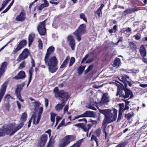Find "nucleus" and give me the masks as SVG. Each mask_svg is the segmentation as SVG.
I'll use <instances>...</instances> for the list:
<instances>
[{"label":"nucleus","mask_w":147,"mask_h":147,"mask_svg":"<svg viewBox=\"0 0 147 147\" xmlns=\"http://www.w3.org/2000/svg\"><path fill=\"white\" fill-rule=\"evenodd\" d=\"M100 112L105 116L104 119L102 123V128L104 130L105 133L106 138L107 134L105 131V129L107 125L115 121L117 118V111L115 109H100Z\"/></svg>","instance_id":"1"},{"label":"nucleus","mask_w":147,"mask_h":147,"mask_svg":"<svg viewBox=\"0 0 147 147\" xmlns=\"http://www.w3.org/2000/svg\"><path fill=\"white\" fill-rule=\"evenodd\" d=\"M23 123H21L18 126L15 124H12L7 126H4L0 129V137L5 134L12 135L14 134L18 130L22 127Z\"/></svg>","instance_id":"2"},{"label":"nucleus","mask_w":147,"mask_h":147,"mask_svg":"<svg viewBox=\"0 0 147 147\" xmlns=\"http://www.w3.org/2000/svg\"><path fill=\"white\" fill-rule=\"evenodd\" d=\"M127 87H124L123 85H118L117 86V92L116 94L117 96L119 97L122 96L124 98H127L129 97V98L133 97V94L131 91L127 89Z\"/></svg>","instance_id":"3"},{"label":"nucleus","mask_w":147,"mask_h":147,"mask_svg":"<svg viewBox=\"0 0 147 147\" xmlns=\"http://www.w3.org/2000/svg\"><path fill=\"white\" fill-rule=\"evenodd\" d=\"M45 64L48 66L49 71L52 73L55 72L58 69L57 65L58 61L56 57L53 56L50 57H47L46 61H44Z\"/></svg>","instance_id":"4"},{"label":"nucleus","mask_w":147,"mask_h":147,"mask_svg":"<svg viewBox=\"0 0 147 147\" xmlns=\"http://www.w3.org/2000/svg\"><path fill=\"white\" fill-rule=\"evenodd\" d=\"M76 137L74 135H67L65 136L60 141L58 147H65L71 142L76 139Z\"/></svg>","instance_id":"5"},{"label":"nucleus","mask_w":147,"mask_h":147,"mask_svg":"<svg viewBox=\"0 0 147 147\" xmlns=\"http://www.w3.org/2000/svg\"><path fill=\"white\" fill-rule=\"evenodd\" d=\"M54 93L56 97H59L62 98V102H65L69 98L68 93L63 90L59 91L57 87H56L54 89Z\"/></svg>","instance_id":"6"},{"label":"nucleus","mask_w":147,"mask_h":147,"mask_svg":"<svg viewBox=\"0 0 147 147\" xmlns=\"http://www.w3.org/2000/svg\"><path fill=\"white\" fill-rule=\"evenodd\" d=\"M43 110V108L42 107H40L39 109L38 112V115L36 116L35 115H33L30 119L28 122V127H29L30 126V124L31 123V120H33V123L34 124H38L40 121V118L41 117V115L42 113Z\"/></svg>","instance_id":"7"},{"label":"nucleus","mask_w":147,"mask_h":147,"mask_svg":"<svg viewBox=\"0 0 147 147\" xmlns=\"http://www.w3.org/2000/svg\"><path fill=\"white\" fill-rule=\"evenodd\" d=\"M86 30V25L84 24H82L74 32V34L76 37L78 41L79 42L80 40L81 36L85 32Z\"/></svg>","instance_id":"8"},{"label":"nucleus","mask_w":147,"mask_h":147,"mask_svg":"<svg viewBox=\"0 0 147 147\" xmlns=\"http://www.w3.org/2000/svg\"><path fill=\"white\" fill-rule=\"evenodd\" d=\"M45 20L40 23L37 28V30L39 34L42 35H44L46 34V29L45 28Z\"/></svg>","instance_id":"9"},{"label":"nucleus","mask_w":147,"mask_h":147,"mask_svg":"<svg viewBox=\"0 0 147 147\" xmlns=\"http://www.w3.org/2000/svg\"><path fill=\"white\" fill-rule=\"evenodd\" d=\"M96 115V114L94 112L91 111H86L83 114L76 116L75 118H74L73 120H74L80 117H95Z\"/></svg>","instance_id":"10"},{"label":"nucleus","mask_w":147,"mask_h":147,"mask_svg":"<svg viewBox=\"0 0 147 147\" xmlns=\"http://www.w3.org/2000/svg\"><path fill=\"white\" fill-rule=\"evenodd\" d=\"M86 124L78 123L75 125V126L79 128H81L84 131H88L90 129L92 126V124H88L86 125Z\"/></svg>","instance_id":"11"},{"label":"nucleus","mask_w":147,"mask_h":147,"mask_svg":"<svg viewBox=\"0 0 147 147\" xmlns=\"http://www.w3.org/2000/svg\"><path fill=\"white\" fill-rule=\"evenodd\" d=\"M110 100V97L108 93H105L103 94L101 100L100 104L101 105H107Z\"/></svg>","instance_id":"12"},{"label":"nucleus","mask_w":147,"mask_h":147,"mask_svg":"<svg viewBox=\"0 0 147 147\" xmlns=\"http://www.w3.org/2000/svg\"><path fill=\"white\" fill-rule=\"evenodd\" d=\"M30 54L28 50L27 49H25L19 56L17 59V60L19 61L25 59Z\"/></svg>","instance_id":"13"},{"label":"nucleus","mask_w":147,"mask_h":147,"mask_svg":"<svg viewBox=\"0 0 147 147\" xmlns=\"http://www.w3.org/2000/svg\"><path fill=\"white\" fill-rule=\"evenodd\" d=\"M67 40L69 42V44L70 46L71 49L73 50H74L75 46V41L72 36H70L67 37Z\"/></svg>","instance_id":"14"},{"label":"nucleus","mask_w":147,"mask_h":147,"mask_svg":"<svg viewBox=\"0 0 147 147\" xmlns=\"http://www.w3.org/2000/svg\"><path fill=\"white\" fill-rule=\"evenodd\" d=\"M54 48L53 47H50L47 49V53L44 58V61H46L47 57H49L52 52L54 51Z\"/></svg>","instance_id":"15"},{"label":"nucleus","mask_w":147,"mask_h":147,"mask_svg":"<svg viewBox=\"0 0 147 147\" xmlns=\"http://www.w3.org/2000/svg\"><path fill=\"white\" fill-rule=\"evenodd\" d=\"M129 78V77L128 76L125 75H123L122 76L119 78L120 81L123 82L126 88L127 87V84L126 82L127 81V79H128Z\"/></svg>","instance_id":"16"},{"label":"nucleus","mask_w":147,"mask_h":147,"mask_svg":"<svg viewBox=\"0 0 147 147\" xmlns=\"http://www.w3.org/2000/svg\"><path fill=\"white\" fill-rule=\"evenodd\" d=\"M65 105V102H62L61 103H58L55 106V109L56 111H59L62 110L63 107Z\"/></svg>","instance_id":"17"},{"label":"nucleus","mask_w":147,"mask_h":147,"mask_svg":"<svg viewBox=\"0 0 147 147\" xmlns=\"http://www.w3.org/2000/svg\"><path fill=\"white\" fill-rule=\"evenodd\" d=\"M25 73L23 71H21L18 74V75L14 77V78L16 79H20L23 78H25Z\"/></svg>","instance_id":"18"},{"label":"nucleus","mask_w":147,"mask_h":147,"mask_svg":"<svg viewBox=\"0 0 147 147\" xmlns=\"http://www.w3.org/2000/svg\"><path fill=\"white\" fill-rule=\"evenodd\" d=\"M139 51L141 55L143 57L146 56V52L144 47L143 45H142Z\"/></svg>","instance_id":"19"},{"label":"nucleus","mask_w":147,"mask_h":147,"mask_svg":"<svg viewBox=\"0 0 147 147\" xmlns=\"http://www.w3.org/2000/svg\"><path fill=\"white\" fill-rule=\"evenodd\" d=\"M121 64L120 59L117 58H116L114 63L113 64V66L116 67H118Z\"/></svg>","instance_id":"20"},{"label":"nucleus","mask_w":147,"mask_h":147,"mask_svg":"<svg viewBox=\"0 0 147 147\" xmlns=\"http://www.w3.org/2000/svg\"><path fill=\"white\" fill-rule=\"evenodd\" d=\"M27 114L26 113H24L22 115V116L21 118V122L18 125H17L16 124H15L17 126H18L20 125L21 123H23V125H22V127H23L24 125V122H25L26 119L27 117Z\"/></svg>","instance_id":"21"},{"label":"nucleus","mask_w":147,"mask_h":147,"mask_svg":"<svg viewBox=\"0 0 147 147\" xmlns=\"http://www.w3.org/2000/svg\"><path fill=\"white\" fill-rule=\"evenodd\" d=\"M25 19V15L24 13L22 12L20 14L17 16L16 20L18 21H23Z\"/></svg>","instance_id":"22"},{"label":"nucleus","mask_w":147,"mask_h":147,"mask_svg":"<svg viewBox=\"0 0 147 147\" xmlns=\"http://www.w3.org/2000/svg\"><path fill=\"white\" fill-rule=\"evenodd\" d=\"M35 36L34 34H31L29 35L28 37V45L30 46L32 44Z\"/></svg>","instance_id":"23"},{"label":"nucleus","mask_w":147,"mask_h":147,"mask_svg":"<svg viewBox=\"0 0 147 147\" xmlns=\"http://www.w3.org/2000/svg\"><path fill=\"white\" fill-rule=\"evenodd\" d=\"M134 115V113L133 112H131L130 113L125 114V117L128 120H130L131 118L133 117Z\"/></svg>","instance_id":"24"},{"label":"nucleus","mask_w":147,"mask_h":147,"mask_svg":"<svg viewBox=\"0 0 147 147\" xmlns=\"http://www.w3.org/2000/svg\"><path fill=\"white\" fill-rule=\"evenodd\" d=\"M104 7V5L102 4L98 10L95 11V13L97 14L99 17L100 16V13H102V10Z\"/></svg>","instance_id":"25"},{"label":"nucleus","mask_w":147,"mask_h":147,"mask_svg":"<svg viewBox=\"0 0 147 147\" xmlns=\"http://www.w3.org/2000/svg\"><path fill=\"white\" fill-rule=\"evenodd\" d=\"M69 59V56H67L65 59L64 62H63L62 64L60 66V68H62L65 67L68 62V61Z\"/></svg>","instance_id":"26"},{"label":"nucleus","mask_w":147,"mask_h":147,"mask_svg":"<svg viewBox=\"0 0 147 147\" xmlns=\"http://www.w3.org/2000/svg\"><path fill=\"white\" fill-rule=\"evenodd\" d=\"M86 65L85 66H80L78 69V73L79 75H81L83 71L84 70Z\"/></svg>","instance_id":"27"},{"label":"nucleus","mask_w":147,"mask_h":147,"mask_svg":"<svg viewBox=\"0 0 147 147\" xmlns=\"http://www.w3.org/2000/svg\"><path fill=\"white\" fill-rule=\"evenodd\" d=\"M82 139L79 140L77 142L70 147H80Z\"/></svg>","instance_id":"28"},{"label":"nucleus","mask_w":147,"mask_h":147,"mask_svg":"<svg viewBox=\"0 0 147 147\" xmlns=\"http://www.w3.org/2000/svg\"><path fill=\"white\" fill-rule=\"evenodd\" d=\"M23 86L19 85L17 87V89L16 90V94H20L21 90L22 89Z\"/></svg>","instance_id":"29"},{"label":"nucleus","mask_w":147,"mask_h":147,"mask_svg":"<svg viewBox=\"0 0 147 147\" xmlns=\"http://www.w3.org/2000/svg\"><path fill=\"white\" fill-rule=\"evenodd\" d=\"M94 140L96 142L97 145V146H98V140L97 138L94 135H92V136L91 138L90 141Z\"/></svg>","instance_id":"30"},{"label":"nucleus","mask_w":147,"mask_h":147,"mask_svg":"<svg viewBox=\"0 0 147 147\" xmlns=\"http://www.w3.org/2000/svg\"><path fill=\"white\" fill-rule=\"evenodd\" d=\"M26 40H23L20 42L18 45L22 49L26 45Z\"/></svg>","instance_id":"31"},{"label":"nucleus","mask_w":147,"mask_h":147,"mask_svg":"<svg viewBox=\"0 0 147 147\" xmlns=\"http://www.w3.org/2000/svg\"><path fill=\"white\" fill-rule=\"evenodd\" d=\"M33 72V71L32 69H30L29 71V80L28 82V84H29L30 82H31L32 79V75Z\"/></svg>","instance_id":"32"},{"label":"nucleus","mask_w":147,"mask_h":147,"mask_svg":"<svg viewBox=\"0 0 147 147\" xmlns=\"http://www.w3.org/2000/svg\"><path fill=\"white\" fill-rule=\"evenodd\" d=\"M80 18L81 19H82L86 22H87V20L86 18L85 17V16L84 13H81L80 14Z\"/></svg>","instance_id":"33"},{"label":"nucleus","mask_w":147,"mask_h":147,"mask_svg":"<svg viewBox=\"0 0 147 147\" xmlns=\"http://www.w3.org/2000/svg\"><path fill=\"white\" fill-rule=\"evenodd\" d=\"M129 46L131 49H137V47L135 44L133 42H131L129 43Z\"/></svg>","instance_id":"34"},{"label":"nucleus","mask_w":147,"mask_h":147,"mask_svg":"<svg viewBox=\"0 0 147 147\" xmlns=\"http://www.w3.org/2000/svg\"><path fill=\"white\" fill-rule=\"evenodd\" d=\"M56 116V114L54 113H51V119L52 122L54 123L55 121V117Z\"/></svg>","instance_id":"35"},{"label":"nucleus","mask_w":147,"mask_h":147,"mask_svg":"<svg viewBox=\"0 0 147 147\" xmlns=\"http://www.w3.org/2000/svg\"><path fill=\"white\" fill-rule=\"evenodd\" d=\"M47 138V136L45 134H43L42 135V136L41 137L40 140H41V141H45V142H46Z\"/></svg>","instance_id":"36"},{"label":"nucleus","mask_w":147,"mask_h":147,"mask_svg":"<svg viewBox=\"0 0 147 147\" xmlns=\"http://www.w3.org/2000/svg\"><path fill=\"white\" fill-rule=\"evenodd\" d=\"M13 3L11 2L8 7L4 10L2 13H5L7 12L8 10L10 9L11 7L12 6Z\"/></svg>","instance_id":"37"},{"label":"nucleus","mask_w":147,"mask_h":147,"mask_svg":"<svg viewBox=\"0 0 147 147\" xmlns=\"http://www.w3.org/2000/svg\"><path fill=\"white\" fill-rule=\"evenodd\" d=\"M65 119H63L61 121V122L59 124L58 126L57 127V129H58L62 125L66 126L67 125L65 124Z\"/></svg>","instance_id":"38"},{"label":"nucleus","mask_w":147,"mask_h":147,"mask_svg":"<svg viewBox=\"0 0 147 147\" xmlns=\"http://www.w3.org/2000/svg\"><path fill=\"white\" fill-rule=\"evenodd\" d=\"M93 65H89L88 67V68L85 70V74H87L88 73L89 71L91 70L93 68Z\"/></svg>","instance_id":"39"},{"label":"nucleus","mask_w":147,"mask_h":147,"mask_svg":"<svg viewBox=\"0 0 147 147\" xmlns=\"http://www.w3.org/2000/svg\"><path fill=\"white\" fill-rule=\"evenodd\" d=\"M75 59L74 57H72L71 58L70 63L69 64V66H71L75 62Z\"/></svg>","instance_id":"40"},{"label":"nucleus","mask_w":147,"mask_h":147,"mask_svg":"<svg viewBox=\"0 0 147 147\" xmlns=\"http://www.w3.org/2000/svg\"><path fill=\"white\" fill-rule=\"evenodd\" d=\"M119 110L122 111V113L123 111L125 110L124 109V104L123 103L120 104H119Z\"/></svg>","instance_id":"41"},{"label":"nucleus","mask_w":147,"mask_h":147,"mask_svg":"<svg viewBox=\"0 0 147 147\" xmlns=\"http://www.w3.org/2000/svg\"><path fill=\"white\" fill-rule=\"evenodd\" d=\"M22 49L21 47H19L18 45L17 47L13 51L12 53L13 54H15L17 53L18 51H19L20 50Z\"/></svg>","instance_id":"42"},{"label":"nucleus","mask_w":147,"mask_h":147,"mask_svg":"<svg viewBox=\"0 0 147 147\" xmlns=\"http://www.w3.org/2000/svg\"><path fill=\"white\" fill-rule=\"evenodd\" d=\"M43 3L41 4L42 6H43L44 8L48 6L49 5V4L47 1L46 0H43Z\"/></svg>","instance_id":"43"},{"label":"nucleus","mask_w":147,"mask_h":147,"mask_svg":"<svg viewBox=\"0 0 147 147\" xmlns=\"http://www.w3.org/2000/svg\"><path fill=\"white\" fill-rule=\"evenodd\" d=\"M101 131L100 129H98L95 131V134L97 136L99 137L100 136Z\"/></svg>","instance_id":"44"},{"label":"nucleus","mask_w":147,"mask_h":147,"mask_svg":"<svg viewBox=\"0 0 147 147\" xmlns=\"http://www.w3.org/2000/svg\"><path fill=\"white\" fill-rule=\"evenodd\" d=\"M38 142L40 146L41 147L44 146L46 143L45 141H41L40 140Z\"/></svg>","instance_id":"45"},{"label":"nucleus","mask_w":147,"mask_h":147,"mask_svg":"<svg viewBox=\"0 0 147 147\" xmlns=\"http://www.w3.org/2000/svg\"><path fill=\"white\" fill-rule=\"evenodd\" d=\"M52 136L51 137L50 141H49L48 144L47 145V147H53V143L52 141H51V139L52 138Z\"/></svg>","instance_id":"46"},{"label":"nucleus","mask_w":147,"mask_h":147,"mask_svg":"<svg viewBox=\"0 0 147 147\" xmlns=\"http://www.w3.org/2000/svg\"><path fill=\"white\" fill-rule=\"evenodd\" d=\"M122 111H119V113L117 120V121H119L120 120L122 117Z\"/></svg>","instance_id":"47"},{"label":"nucleus","mask_w":147,"mask_h":147,"mask_svg":"<svg viewBox=\"0 0 147 147\" xmlns=\"http://www.w3.org/2000/svg\"><path fill=\"white\" fill-rule=\"evenodd\" d=\"M38 47L40 49H41L42 47V40L40 39L38 40Z\"/></svg>","instance_id":"48"},{"label":"nucleus","mask_w":147,"mask_h":147,"mask_svg":"<svg viewBox=\"0 0 147 147\" xmlns=\"http://www.w3.org/2000/svg\"><path fill=\"white\" fill-rule=\"evenodd\" d=\"M124 12L128 14L132 13V9H127L125 10L124 11Z\"/></svg>","instance_id":"49"},{"label":"nucleus","mask_w":147,"mask_h":147,"mask_svg":"<svg viewBox=\"0 0 147 147\" xmlns=\"http://www.w3.org/2000/svg\"><path fill=\"white\" fill-rule=\"evenodd\" d=\"M78 122L82 121L84 122L83 123H82L86 124L87 123V120L85 118H83V119H79L78 120Z\"/></svg>","instance_id":"50"},{"label":"nucleus","mask_w":147,"mask_h":147,"mask_svg":"<svg viewBox=\"0 0 147 147\" xmlns=\"http://www.w3.org/2000/svg\"><path fill=\"white\" fill-rule=\"evenodd\" d=\"M25 63L24 62H22L21 63L20 65V66L19 67V69H21L23 68H24L25 66Z\"/></svg>","instance_id":"51"},{"label":"nucleus","mask_w":147,"mask_h":147,"mask_svg":"<svg viewBox=\"0 0 147 147\" xmlns=\"http://www.w3.org/2000/svg\"><path fill=\"white\" fill-rule=\"evenodd\" d=\"M16 96L17 98L19 99L22 102L24 101V100L21 98V96L20 94H16Z\"/></svg>","instance_id":"52"},{"label":"nucleus","mask_w":147,"mask_h":147,"mask_svg":"<svg viewBox=\"0 0 147 147\" xmlns=\"http://www.w3.org/2000/svg\"><path fill=\"white\" fill-rule=\"evenodd\" d=\"M132 9V12H135L136 11H138V10H140V7H135V8H131Z\"/></svg>","instance_id":"53"},{"label":"nucleus","mask_w":147,"mask_h":147,"mask_svg":"<svg viewBox=\"0 0 147 147\" xmlns=\"http://www.w3.org/2000/svg\"><path fill=\"white\" fill-rule=\"evenodd\" d=\"M68 106L67 105H65L63 109V111L64 113H65L66 112H67L68 109Z\"/></svg>","instance_id":"54"},{"label":"nucleus","mask_w":147,"mask_h":147,"mask_svg":"<svg viewBox=\"0 0 147 147\" xmlns=\"http://www.w3.org/2000/svg\"><path fill=\"white\" fill-rule=\"evenodd\" d=\"M61 119V118L59 116H57L56 119V125H57L59 121Z\"/></svg>","instance_id":"55"},{"label":"nucleus","mask_w":147,"mask_h":147,"mask_svg":"<svg viewBox=\"0 0 147 147\" xmlns=\"http://www.w3.org/2000/svg\"><path fill=\"white\" fill-rule=\"evenodd\" d=\"M88 55L87 54L85 56L84 58L83 59L82 62L81 63H83L84 61L86 60V59L88 58Z\"/></svg>","instance_id":"56"},{"label":"nucleus","mask_w":147,"mask_h":147,"mask_svg":"<svg viewBox=\"0 0 147 147\" xmlns=\"http://www.w3.org/2000/svg\"><path fill=\"white\" fill-rule=\"evenodd\" d=\"M31 63H32V68L31 69H33L32 67H34L35 66V63L34 60L32 59V61L31 62Z\"/></svg>","instance_id":"57"},{"label":"nucleus","mask_w":147,"mask_h":147,"mask_svg":"<svg viewBox=\"0 0 147 147\" xmlns=\"http://www.w3.org/2000/svg\"><path fill=\"white\" fill-rule=\"evenodd\" d=\"M40 105V104L39 102H35V108H37L39 107Z\"/></svg>","instance_id":"58"},{"label":"nucleus","mask_w":147,"mask_h":147,"mask_svg":"<svg viewBox=\"0 0 147 147\" xmlns=\"http://www.w3.org/2000/svg\"><path fill=\"white\" fill-rule=\"evenodd\" d=\"M103 86V85H101V86H97L96 85H93V87L95 88H100V87H102V86Z\"/></svg>","instance_id":"59"},{"label":"nucleus","mask_w":147,"mask_h":147,"mask_svg":"<svg viewBox=\"0 0 147 147\" xmlns=\"http://www.w3.org/2000/svg\"><path fill=\"white\" fill-rule=\"evenodd\" d=\"M43 6H42V5H40L38 7V10H41L44 8Z\"/></svg>","instance_id":"60"},{"label":"nucleus","mask_w":147,"mask_h":147,"mask_svg":"<svg viewBox=\"0 0 147 147\" xmlns=\"http://www.w3.org/2000/svg\"><path fill=\"white\" fill-rule=\"evenodd\" d=\"M45 106L46 107H47L48 106L49 102L48 100V99L47 98L45 99Z\"/></svg>","instance_id":"61"},{"label":"nucleus","mask_w":147,"mask_h":147,"mask_svg":"<svg viewBox=\"0 0 147 147\" xmlns=\"http://www.w3.org/2000/svg\"><path fill=\"white\" fill-rule=\"evenodd\" d=\"M136 40H138L140 38V36L139 35H136L134 36Z\"/></svg>","instance_id":"62"},{"label":"nucleus","mask_w":147,"mask_h":147,"mask_svg":"<svg viewBox=\"0 0 147 147\" xmlns=\"http://www.w3.org/2000/svg\"><path fill=\"white\" fill-rule=\"evenodd\" d=\"M125 146L123 144H119L115 147H124Z\"/></svg>","instance_id":"63"},{"label":"nucleus","mask_w":147,"mask_h":147,"mask_svg":"<svg viewBox=\"0 0 147 147\" xmlns=\"http://www.w3.org/2000/svg\"><path fill=\"white\" fill-rule=\"evenodd\" d=\"M140 86L143 88H146L147 87V84H140Z\"/></svg>","instance_id":"64"}]
</instances>
